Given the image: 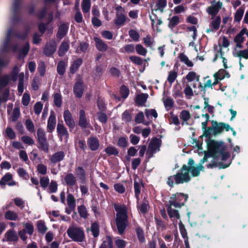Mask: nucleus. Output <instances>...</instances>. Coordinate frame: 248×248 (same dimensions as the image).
<instances>
[{
    "mask_svg": "<svg viewBox=\"0 0 248 248\" xmlns=\"http://www.w3.org/2000/svg\"><path fill=\"white\" fill-rule=\"evenodd\" d=\"M206 159L204 157L200 161L199 165L195 166V162L192 158L188 159L187 165H184L175 175L170 176L168 178L167 184L170 187L174 186V182L176 185L187 183L191 180L189 173L190 172L192 177H196L200 175V172L203 170L204 167L203 164Z\"/></svg>",
    "mask_w": 248,
    "mask_h": 248,
    "instance_id": "f257e3e1",
    "label": "nucleus"
},
{
    "mask_svg": "<svg viewBox=\"0 0 248 248\" xmlns=\"http://www.w3.org/2000/svg\"><path fill=\"white\" fill-rule=\"evenodd\" d=\"M114 208L116 212V223L119 234L124 233L127 222L126 207L124 204H115Z\"/></svg>",
    "mask_w": 248,
    "mask_h": 248,
    "instance_id": "f03ea898",
    "label": "nucleus"
},
{
    "mask_svg": "<svg viewBox=\"0 0 248 248\" xmlns=\"http://www.w3.org/2000/svg\"><path fill=\"white\" fill-rule=\"evenodd\" d=\"M68 236L76 242H83L85 238L83 230L76 225H73L67 230Z\"/></svg>",
    "mask_w": 248,
    "mask_h": 248,
    "instance_id": "7ed1b4c3",
    "label": "nucleus"
},
{
    "mask_svg": "<svg viewBox=\"0 0 248 248\" xmlns=\"http://www.w3.org/2000/svg\"><path fill=\"white\" fill-rule=\"evenodd\" d=\"M188 198L187 195L179 193L172 194L170 197L169 203L170 206H173L175 208H181L184 206Z\"/></svg>",
    "mask_w": 248,
    "mask_h": 248,
    "instance_id": "20e7f679",
    "label": "nucleus"
},
{
    "mask_svg": "<svg viewBox=\"0 0 248 248\" xmlns=\"http://www.w3.org/2000/svg\"><path fill=\"white\" fill-rule=\"evenodd\" d=\"M210 151L214 155L220 154L222 155V159L229 157V155L225 152V148L222 143L213 141L210 146Z\"/></svg>",
    "mask_w": 248,
    "mask_h": 248,
    "instance_id": "39448f33",
    "label": "nucleus"
},
{
    "mask_svg": "<svg viewBox=\"0 0 248 248\" xmlns=\"http://www.w3.org/2000/svg\"><path fill=\"white\" fill-rule=\"evenodd\" d=\"M115 10L116 12L114 23L117 26H122L127 19V17L125 14V10L121 6H117Z\"/></svg>",
    "mask_w": 248,
    "mask_h": 248,
    "instance_id": "423d86ee",
    "label": "nucleus"
},
{
    "mask_svg": "<svg viewBox=\"0 0 248 248\" xmlns=\"http://www.w3.org/2000/svg\"><path fill=\"white\" fill-rule=\"evenodd\" d=\"M160 141L157 139H153L149 143L146 153V156L148 158L153 156L154 154L159 151Z\"/></svg>",
    "mask_w": 248,
    "mask_h": 248,
    "instance_id": "0eeeda50",
    "label": "nucleus"
},
{
    "mask_svg": "<svg viewBox=\"0 0 248 248\" xmlns=\"http://www.w3.org/2000/svg\"><path fill=\"white\" fill-rule=\"evenodd\" d=\"M223 6L222 2L214 0L211 2V5L206 8V12L211 16H216Z\"/></svg>",
    "mask_w": 248,
    "mask_h": 248,
    "instance_id": "6e6552de",
    "label": "nucleus"
},
{
    "mask_svg": "<svg viewBox=\"0 0 248 248\" xmlns=\"http://www.w3.org/2000/svg\"><path fill=\"white\" fill-rule=\"evenodd\" d=\"M214 132L216 134L221 133L224 130L229 131L231 130L232 132V135L235 136L236 135V132L231 126L228 124L223 122L217 123H216L213 127Z\"/></svg>",
    "mask_w": 248,
    "mask_h": 248,
    "instance_id": "1a4fd4ad",
    "label": "nucleus"
},
{
    "mask_svg": "<svg viewBox=\"0 0 248 248\" xmlns=\"http://www.w3.org/2000/svg\"><path fill=\"white\" fill-rule=\"evenodd\" d=\"M242 43H235L236 46L233 51V55L234 57H238L239 59L244 58L248 59V48L247 49L239 50L237 48H243Z\"/></svg>",
    "mask_w": 248,
    "mask_h": 248,
    "instance_id": "9d476101",
    "label": "nucleus"
},
{
    "mask_svg": "<svg viewBox=\"0 0 248 248\" xmlns=\"http://www.w3.org/2000/svg\"><path fill=\"white\" fill-rule=\"evenodd\" d=\"M210 28L206 30V32L217 31L220 27L221 18L220 16H211Z\"/></svg>",
    "mask_w": 248,
    "mask_h": 248,
    "instance_id": "9b49d317",
    "label": "nucleus"
},
{
    "mask_svg": "<svg viewBox=\"0 0 248 248\" xmlns=\"http://www.w3.org/2000/svg\"><path fill=\"white\" fill-rule=\"evenodd\" d=\"M63 118L65 124L70 129H73L75 127V122L69 110L66 109L64 111Z\"/></svg>",
    "mask_w": 248,
    "mask_h": 248,
    "instance_id": "f8f14e48",
    "label": "nucleus"
},
{
    "mask_svg": "<svg viewBox=\"0 0 248 248\" xmlns=\"http://www.w3.org/2000/svg\"><path fill=\"white\" fill-rule=\"evenodd\" d=\"M57 45L55 41H50L46 43L44 48V53L46 55L49 56L52 55L56 50Z\"/></svg>",
    "mask_w": 248,
    "mask_h": 248,
    "instance_id": "ddd939ff",
    "label": "nucleus"
},
{
    "mask_svg": "<svg viewBox=\"0 0 248 248\" xmlns=\"http://www.w3.org/2000/svg\"><path fill=\"white\" fill-rule=\"evenodd\" d=\"M83 91V81L79 80L76 82L74 86V93L77 97L80 98L82 96Z\"/></svg>",
    "mask_w": 248,
    "mask_h": 248,
    "instance_id": "4468645a",
    "label": "nucleus"
},
{
    "mask_svg": "<svg viewBox=\"0 0 248 248\" xmlns=\"http://www.w3.org/2000/svg\"><path fill=\"white\" fill-rule=\"evenodd\" d=\"M93 40L98 50L101 52H105L107 50L108 46L102 40L97 37H94Z\"/></svg>",
    "mask_w": 248,
    "mask_h": 248,
    "instance_id": "2eb2a0df",
    "label": "nucleus"
},
{
    "mask_svg": "<svg viewBox=\"0 0 248 248\" xmlns=\"http://www.w3.org/2000/svg\"><path fill=\"white\" fill-rule=\"evenodd\" d=\"M16 35V33L13 31L12 29H10L8 31L6 39L4 43L2 48L0 49V53L8 51L9 44L11 41V38L13 37V36Z\"/></svg>",
    "mask_w": 248,
    "mask_h": 248,
    "instance_id": "dca6fc26",
    "label": "nucleus"
},
{
    "mask_svg": "<svg viewBox=\"0 0 248 248\" xmlns=\"http://www.w3.org/2000/svg\"><path fill=\"white\" fill-rule=\"evenodd\" d=\"M65 156L63 151H59L53 154L49 158L50 161L53 164H56L62 160Z\"/></svg>",
    "mask_w": 248,
    "mask_h": 248,
    "instance_id": "f3484780",
    "label": "nucleus"
},
{
    "mask_svg": "<svg viewBox=\"0 0 248 248\" xmlns=\"http://www.w3.org/2000/svg\"><path fill=\"white\" fill-rule=\"evenodd\" d=\"M88 145L92 151L96 150L99 146V141L97 138L91 137L88 140Z\"/></svg>",
    "mask_w": 248,
    "mask_h": 248,
    "instance_id": "a211bd4d",
    "label": "nucleus"
},
{
    "mask_svg": "<svg viewBox=\"0 0 248 248\" xmlns=\"http://www.w3.org/2000/svg\"><path fill=\"white\" fill-rule=\"evenodd\" d=\"M6 240L9 242H16L18 240V237L16 232L13 230H9L5 234Z\"/></svg>",
    "mask_w": 248,
    "mask_h": 248,
    "instance_id": "6ab92c4d",
    "label": "nucleus"
},
{
    "mask_svg": "<svg viewBox=\"0 0 248 248\" xmlns=\"http://www.w3.org/2000/svg\"><path fill=\"white\" fill-rule=\"evenodd\" d=\"M79 115L78 125L82 128L87 127L89 123L86 119L85 111L83 110H80Z\"/></svg>",
    "mask_w": 248,
    "mask_h": 248,
    "instance_id": "aec40b11",
    "label": "nucleus"
},
{
    "mask_svg": "<svg viewBox=\"0 0 248 248\" xmlns=\"http://www.w3.org/2000/svg\"><path fill=\"white\" fill-rule=\"evenodd\" d=\"M64 179L65 184L70 186H74L77 182L76 177L71 173L66 174Z\"/></svg>",
    "mask_w": 248,
    "mask_h": 248,
    "instance_id": "412c9836",
    "label": "nucleus"
},
{
    "mask_svg": "<svg viewBox=\"0 0 248 248\" xmlns=\"http://www.w3.org/2000/svg\"><path fill=\"white\" fill-rule=\"evenodd\" d=\"M57 131L61 139L62 137L67 139L69 134L66 127L62 124H58L57 127Z\"/></svg>",
    "mask_w": 248,
    "mask_h": 248,
    "instance_id": "4be33fe9",
    "label": "nucleus"
},
{
    "mask_svg": "<svg viewBox=\"0 0 248 248\" xmlns=\"http://www.w3.org/2000/svg\"><path fill=\"white\" fill-rule=\"evenodd\" d=\"M55 126L56 117L54 113L53 112H51L47 121V128L48 130L50 132H52L55 129Z\"/></svg>",
    "mask_w": 248,
    "mask_h": 248,
    "instance_id": "5701e85b",
    "label": "nucleus"
},
{
    "mask_svg": "<svg viewBox=\"0 0 248 248\" xmlns=\"http://www.w3.org/2000/svg\"><path fill=\"white\" fill-rule=\"evenodd\" d=\"M68 29V26L67 24H62L61 25L57 34V38L60 39L62 38L66 34Z\"/></svg>",
    "mask_w": 248,
    "mask_h": 248,
    "instance_id": "b1692460",
    "label": "nucleus"
},
{
    "mask_svg": "<svg viewBox=\"0 0 248 248\" xmlns=\"http://www.w3.org/2000/svg\"><path fill=\"white\" fill-rule=\"evenodd\" d=\"M180 118L182 121V124H187V121L191 118V115L189 111L183 110L180 113Z\"/></svg>",
    "mask_w": 248,
    "mask_h": 248,
    "instance_id": "393cba45",
    "label": "nucleus"
},
{
    "mask_svg": "<svg viewBox=\"0 0 248 248\" xmlns=\"http://www.w3.org/2000/svg\"><path fill=\"white\" fill-rule=\"evenodd\" d=\"M5 218L9 220H19V217L17 214L12 210L7 211L4 215Z\"/></svg>",
    "mask_w": 248,
    "mask_h": 248,
    "instance_id": "a878e982",
    "label": "nucleus"
},
{
    "mask_svg": "<svg viewBox=\"0 0 248 248\" xmlns=\"http://www.w3.org/2000/svg\"><path fill=\"white\" fill-rule=\"evenodd\" d=\"M69 48V43L67 41H63L62 42L58 51L59 55L60 56H63L68 51Z\"/></svg>",
    "mask_w": 248,
    "mask_h": 248,
    "instance_id": "bb28decb",
    "label": "nucleus"
},
{
    "mask_svg": "<svg viewBox=\"0 0 248 248\" xmlns=\"http://www.w3.org/2000/svg\"><path fill=\"white\" fill-rule=\"evenodd\" d=\"M186 78L188 82L199 81L200 80V75L194 71H191L188 72L186 75Z\"/></svg>",
    "mask_w": 248,
    "mask_h": 248,
    "instance_id": "cd10ccee",
    "label": "nucleus"
},
{
    "mask_svg": "<svg viewBox=\"0 0 248 248\" xmlns=\"http://www.w3.org/2000/svg\"><path fill=\"white\" fill-rule=\"evenodd\" d=\"M148 95L147 93H141L136 97V103L140 106H143L146 102Z\"/></svg>",
    "mask_w": 248,
    "mask_h": 248,
    "instance_id": "c85d7f7f",
    "label": "nucleus"
},
{
    "mask_svg": "<svg viewBox=\"0 0 248 248\" xmlns=\"http://www.w3.org/2000/svg\"><path fill=\"white\" fill-rule=\"evenodd\" d=\"M167 211L170 218L175 217L178 219H179L180 223H181L180 216L178 210L172 209L171 208V206L170 205V206L167 209Z\"/></svg>",
    "mask_w": 248,
    "mask_h": 248,
    "instance_id": "c756f323",
    "label": "nucleus"
},
{
    "mask_svg": "<svg viewBox=\"0 0 248 248\" xmlns=\"http://www.w3.org/2000/svg\"><path fill=\"white\" fill-rule=\"evenodd\" d=\"M246 28H244L241 30L240 32L234 37V42L235 43H243L245 40V37L244 35L246 33Z\"/></svg>",
    "mask_w": 248,
    "mask_h": 248,
    "instance_id": "7c9ffc66",
    "label": "nucleus"
},
{
    "mask_svg": "<svg viewBox=\"0 0 248 248\" xmlns=\"http://www.w3.org/2000/svg\"><path fill=\"white\" fill-rule=\"evenodd\" d=\"M82 63V60L78 58L75 60L70 67V71L72 74L75 73Z\"/></svg>",
    "mask_w": 248,
    "mask_h": 248,
    "instance_id": "2f4dec72",
    "label": "nucleus"
},
{
    "mask_svg": "<svg viewBox=\"0 0 248 248\" xmlns=\"http://www.w3.org/2000/svg\"><path fill=\"white\" fill-rule=\"evenodd\" d=\"M135 195L138 201L140 200V193L141 188L142 186L141 184L137 182L136 180H134V183Z\"/></svg>",
    "mask_w": 248,
    "mask_h": 248,
    "instance_id": "473e14b6",
    "label": "nucleus"
},
{
    "mask_svg": "<svg viewBox=\"0 0 248 248\" xmlns=\"http://www.w3.org/2000/svg\"><path fill=\"white\" fill-rule=\"evenodd\" d=\"M36 226L38 231L42 234H44L47 230V228L43 220H39L37 221Z\"/></svg>",
    "mask_w": 248,
    "mask_h": 248,
    "instance_id": "72a5a7b5",
    "label": "nucleus"
},
{
    "mask_svg": "<svg viewBox=\"0 0 248 248\" xmlns=\"http://www.w3.org/2000/svg\"><path fill=\"white\" fill-rule=\"evenodd\" d=\"M67 204L71 210H73L76 207L75 199L72 194H68L67 197Z\"/></svg>",
    "mask_w": 248,
    "mask_h": 248,
    "instance_id": "f704fd0d",
    "label": "nucleus"
},
{
    "mask_svg": "<svg viewBox=\"0 0 248 248\" xmlns=\"http://www.w3.org/2000/svg\"><path fill=\"white\" fill-rule=\"evenodd\" d=\"M215 52V57L214 59V61H215L216 59L220 58H222L223 57V55L224 53L222 51V48L220 45L215 46H214Z\"/></svg>",
    "mask_w": 248,
    "mask_h": 248,
    "instance_id": "c9c22d12",
    "label": "nucleus"
},
{
    "mask_svg": "<svg viewBox=\"0 0 248 248\" xmlns=\"http://www.w3.org/2000/svg\"><path fill=\"white\" fill-rule=\"evenodd\" d=\"M76 172L78 177L83 182L86 178L84 170L82 167H78L76 169Z\"/></svg>",
    "mask_w": 248,
    "mask_h": 248,
    "instance_id": "e433bc0d",
    "label": "nucleus"
},
{
    "mask_svg": "<svg viewBox=\"0 0 248 248\" xmlns=\"http://www.w3.org/2000/svg\"><path fill=\"white\" fill-rule=\"evenodd\" d=\"M186 31L188 32V35L189 36H191L193 40L196 39L197 35V30L195 26H192L191 27H188L186 28Z\"/></svg>",
    "mask_w": 248,
    "mask_h": 248,
    "instance_id": "4c0bfd02",
    "label": "nucleus"
},
{
    "mask_svg": "<svg viewBox=\"0 0 248 248\" xmlns=\"http://www.w3.org/2000/svg\"><path fill=\"white\" fill-rule=\"evenodd\" d=\"M13 178V176L11 174L8 172L6 173L0 180V185L1 186H4L6 184L10 181Z\"/></svg>",
    "mask_w": 248,
    "mask_h": 248,
    "instance_id": "58836bf2",
    "label": "nucleus"
},
{
    "mask_svg": "<svg viewBox=\"0 0 248 248\" xmlns=\"http://www.w3.org/2000/svg\"><path fill=\"white\" fill-rule=\"evenodd\" d=\"M24 73H21L19 75V83L18 85V91L19 93H20V95H21L24 91Z\"/></svg>",
    "mask_w": 248,
    "mask_h": 248,
    "instance_id": "ea45409f",
    "label": "nucleus"
},
{
    "mask_svg": "<svg viewBox=\"0 0 248 248\" xmlns=\"http://www.w3.org/2000/svg\"><path fill=\"white\" fill-rule=\"evenodd\" d=\"M170 22L168 24V27L173 29L176 25L179 23V17L178 16H173L171 18L169 19Z\"/></svg>",
    "mask_w": 248,
    "mask_h": 248,
    "instance_id": "a19ab883",
    "label": "nucleus"
},
{
    "mask_svg": "<svg viewBox=\"0 0 248 248\" xmlns=\"http://www.w3.org/2000/svg\"><path fill=\"white\" fill-rule=\"evenodd\" d=\"M167 5V0H157L155 5V10H159L161 12L164 11V9Z\"/></svg>",
    "mask_w": 248,
    "mask_h": 248,
    "instance_id": "79ce46f5",
    "label": "nucleus"
},
{
    "mask_svg": "<svg viewBox=\"0 0 248 248\" xmlns=\"http://www.w3.org/2000/svg\"><path fill=\"white\" fill-rule=\"evenodd\" d=\"M180 61L184 62L188 67H192L193 66V62L189 60L188 57L184 54L181 53L179 55Z\"/></svg>",
    "mask_w": 248,
    "mask_h": 248,
    "instance_id": "37998d69",
    "label": "nucleus"
},
{
    "mask_svg": "<svg viewBox=\"0 0 248 248\" xmlns=\"http://www.w3.org/2000/svg\"><path fill=\"white\" fill-rule=\"evenodd\" d=\"M163 101L166 108H170L173 106L174 101L170 97L167 96L163 98Z\"/></svg>",
    "mask_w": 248,
    "mask_h": 248,
    "instance_id": "c03bdc74",
    "label": "nucleus"
},
{
    "mask_svg": "<svg viewBox=\"0 0 248 248\" xmlns=\"http://www.w3.org/2000/svg\"><path fill=\"white\" fill-rule=\"evenodd\" d=\"M66 64L63 61L60 62L57 65V70L58 74L60 75H63L65 71Z\"/></svg>",
    "mask_w": 248,
    "mask_h": 248,
    "instance_id": "a18cd8bd",
    "label": "nucleus"
},
{
    "mask_svg": "<svg viewBox=\"0 0 248 248\" xmlns=\"http://www.w3.org/2000/svg\"><path fill=\"white\" fill-rule=\"evenodd\" d=\"M145 114L147 119H150L153 117L155 118L157 117V113L155 109H146L145 110Z\"/></svg>",
    "mask_w": 248,
    "mask_h": 248,
    "instance_id": "49530a36",
    "label": "nucleus"
},
{
    "mask_svg": "<svg viewBox=\"0 0 248 248\" xmlns=\"http://www.w3.org/2000/svg\"><path fill=\"white\" fill-rule=\"evenodd\" d=\"M25 229H23L27 233L30 235H31L34 232V227L32 223L31 222H28L23 224Z\"/></svg>",
    "mask_w": 248,
    "mask_h": 248,
    "instance_id": "de8ad7c7",
    "label": "nucleus"
},
{
    "mask_svg": "<svg viewBox=\"0 0 248 248\" xmlns=\"http://www.w3.org/2000/svg\"><path fill=\"white\" fill-rule=\"evenodd\" d=\"M53 98L55 105L58 108L61 107L62 103V95L59 93H55Z\"/></svg>",
    "mask_w": 248,
    "mask_h": 248,
    "instance_id": "09e8293b",
    "label": "nucleus"
},
{
    "mask_svg": "<svg viewBox=\"0 0 248 248\" xmlns=\"http://www.w3.org/2000/svg\"><path fill=\"white\" fill-rule=\"evenodd\" d=\"M105 151L109 155H116L119 154L118 150L114 147L109 146L107 147Z\"/></svg>",
    "mask_w": 248,
    "mask_h": 248,
    "instance_id": "8fccbe9b",
    "label": "nucleus"
},
{
    "mask_svg": "<svg viewBox=\"0 0 248 248\" xmlns=\"http://www.w3.org/2000/svg\"><path fill=\"white\" fill-rule=\"evenodd\" d=\"M38 174L44 175L47 173V167L42 163L39 164L36 167Z\"/></svg>",
    "mask_w": 248,
    "mask_h": 248,
    "instance_id": "3c124183",
    "label": "nucleus"
},
{
    "mask_svg": "<svg viewBox=\"0 0 248 248\" xmlns=\"http://www.w3.org/2000/svg\"><path fill=\"white\" fill-rule=\"evenodd\" d=\"M135 47L133 44L127 45L124 46L123 48L120 49V51L122 53H132L134 51Z\"/></svg>",
    "mask_w": 248,
    "mask_h": 248,
    "instance_id": "603ef678",
    "label": "nucleus"
},
{
    "mask_svg": "<svg viewBox=\"0 0 248 248\" xmlns=\"http://www.w3.org/2000/svg\"><path fill=\"white\" fill-rule=\"evenodd\" d=\"M145 45L148 47L151 48L155 42L154 39L150 35H147L143 38Z\"/></svg>",
    "mask_w": 248,
    "mask_h": 248,
    "instance_id": "864d4df0",
    "label": "nucleus"
},
{
    "mask_svg": "<svg viewBox=\"0 0 248 248\" xmlns=\"http://www.w3.org/2000/svg\"><path fill=\"white\" fill-rule=\"evenodd\" d=\"M135 49L138 54L142 56H145L147 52V50L140 44L137 45Z\"/></svg>",
    "mask_w": 248,
    "mask_h": 248,
    "instance_id": "5fc2aeb1",
    "label": "nucleus"
},
{
    "mask_svg": "<svg viewBox=\"0 0 248 248\" xmlns=\"http://www.w3.org/2000/svg\"><path fill=\"white\" fill-rule=\"evenodd\" d=\"M9 79V76L8 75H4L0 78V90L8 84Z\"/></svg>",
    "mask_w": 248,
    "mask_h": 248,
    "instance_id": "6e6d98bb",
    "label": "nucleus"
},
{
    "mask_svg": "<svg viewBox=\"0 0 248 248\" xmlns=\"http://www.w3.org/2000/svg\"><path fill=\"white\" fill-rule=\"evenodd\" d=\"M91 231L94 237H97L99 233V226L98 224L96 223H93L91 227Z\"/></svg>",
    "mask_w": 248,
    "mask_h": 248,
    "instance_id": "4d7b16f0",
    "label": "nucleus"
},
{
    "mask_svg": "<svg viewBox=\"0 0 248 248\" xmlns=\"http://www.w3.org/2000/svg\"><path fill=\"white\" fill-rule=\"evenodd\" d=\"M184 92L185 94L186 98L188 99H190L194 95L193 90L189 85H187L186 86L184 90Z\"/></svg>",
    "mask_w": 248,
    "mask_h": 248,
    "instance_id": "13d9d810",
    "label": "nucleus"
},
{
    "mask_svg": "<svg viewBox=\"0 0 248 248\" xmlns=\"http://www.w3.org/2000/svg\"><path fill=\"white\" fill-rule=\"evenodd\" d=\"M58 184L57 182L54 180H51L48 187V192L55 193L57 191Z\"/></svg>",
    "mask_w": 248,
    "mask_h": 248,
    "instance_id": "bf43d9fd",
    "label": "nucleus"
},
{
    "mask_svg": "<svg viewBox=\"0 0 248 248\" xmlns=\"http://www.w3.org/2000/svg\"><path fill=\"white\" fill-rule=\"evenodd\" d=\"M91 7L90 0H83L82 4V10L85 13L89 12Z\"/></svg>",
    "mask_w": 248,
    "mask_h": 248,
    "instance_id": "052dcab7",
    "label": "nucleus"
},
{
    "mask_svg": "<svg viewBox=\"0 0 248 248\" xmlns=\"http://www.w3.org/2000/svg\"><path fill=\"white\" fill-rule=\"evenodd\" d=\"M37 135L38 142L42 141V140H46L45 132L42 129L39 128L37 130Z\"/></svg>",
    "mask_w": 248,
    "mask_h": 248,
    "instance_id": "680f3d73",
    "label": "nucleus"
},
{
    "mask_svg": "<svg viewBox=\"0 0 248 248\" xmlns=\"http://www.w3.org/2000/svg\"><path fill=\"white\" fill-rule=\"evenodd\" d=\"M177 77V73L174 71H171L169 73L167 80L170 84L172 83Z\"/></svg>",
    "mask_w": 248,
    "mask_h": 248,
    "instance_id": "e2e57ef3",
    "label": "nucleus"
},
{
    "mask_svg": "<svg viewBox=\"0 0 248 248\" xmlns=\"http://www.w3.org/2000/svg\"><path fill=\"white\" fill-rule=\"evenodd\" d=\"M22 142L29 145H32L34 144V140L28 136H23L21 138Z\"/></svg>",
    "mask_w": 248,
    "mask_h": 248,
    "instance_id": "0e129e2a",
    "label": "nucleus"
},
{
    "mask_svg": "<svg viewBox=\"0 0 248 248\" xmlns=\"http://www.w3.org/2000/svg\"><path fill=\"white\" fill-rule=\"evenodd\" d=\"M40 183L41 186L44 189H46L48 186L49 179L47 176H43L40 178Z\"/></svg>",
    "mask_w": 248,
    "mask_h": 248,
    "instance_id": "69168bd1",
    "label": "nucleus"
},
{
    "mask_svg": "<svg viewBox=\"0 0 248 248\" xmlns=\"http://www.w3.org/2000/svg\"><path fill=\"white\" fill-rule=\"evenodd\" d=\"M244 11L242 8H239L234 15V21L239 22L243 16Z\"/></svg>",
    "mask_w": 248,
    "mask_h": 248,
    "instance_id": "338daca9",
    "label": "nucleus"
},
{
    "mask_svg": "<svg viewBox=\"0 0 248 248\" xmlns=\"http://www.w3.org/2000/svg\"><path fill=\"white\" fill-rule=\"evenodd\" d=\"M29 50V45L28 43H26L22 49L19 52V58H22L25 57L28 53Z\"/></svg>",
    "mask_w": 248,
    "mask_h": 248,
    "instance_id": "774afa93",
    "label": "nucleus"
}]
</instances>
